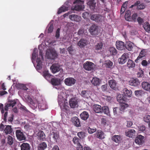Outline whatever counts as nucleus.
<instances>
[{"mask_svg":"<svg viewBox=\"0 0 150 150\" xmlns=\"http://www.w3.org/2000/svg\"><path fill=\"white\" fill-rule=\"evenodd\" d=\"M16 104V101L15 100L10 101L9 103H5L4 108L2 104H0V110L2 114L3 120L5 122H6L7 120L6 117L8 109L13 107Z\"/></svg>","mask_w":150,"mask_h":150,"instance_id":"nucleus-1","label":"nucleus"},{"mask_svg":"<svg viewBox=\"0 0 150 150\" xmlns=\"http://www.w3.org/2000/svg\"><path fill=\"white\" fill-rule=\"evenodd\" d=\"M52 73L54 74L59 71L60 73L63 72V69L60 67V66L57 64H53L50 68Z\"/></svg>","mask_w":150,"mask_h":150,"instance_id":"nucleus-2","label":"nucleus"},{"mask_svg":"<svg viewBox=\"0 0 150 150\" xmlns=\"http://www.w3.org/2000/svg\"><path fill=\"white\" fill-rule=\"evenodd\" d=\"M90 19L96 22H101L103 17L102 16L99 14H93L90 15Z\"/></svg>","mask_w":150,"mask_h":150,"instance_id":"nucleus-3","label":"nucleus"},{"mask_svg":"<svg viewBox=\"0 0 150 150\" xmlns=\"http://www.w3.org/2000/svg\"><path fill=\"white\" fill-rule=\"evenodd\" d=\"M94 64L91 62L87 61L83 65L84 69L87 71H91L93 70L94 67Z\"/></svg>","mask_w":150,"mask_h":150,"instance_id":"nucleus-4","label":"nucleus"},{"mask_svg":"<svg viewBox=\"0 0 150 150\" xmlns=\"http://www.w3.org/2000/svg\"><path fill=\"white\" fill-rule=\"evenodd\" d=\"M0 130L1 131L4 130V132L6 134H10L12 132V129L11 126H5L2 124L0 125Z\"/></svg>","mask_w":150,"mask_h":150,"instance_id":"nucleus-5","label":"nucleus"},{"mask_svg":"<svg viewBox=\"0 0 150 150\" xmlns=\"http://www.w3.org/2000/svg\"><path fill=\"white\" fill-rule=\"evenodd\" d=\"M129 54L127 53H124L118 59V62L120 64H123L127 61V59L129 58Z\"/></svg>","mask_w":150,"mask_h":150,"instance_id":"nucleus-6","label":"nucleus"},{"mask_svg":"<svg viewBox=\"0 0 150 150\" xmlns=\"http://www.w3.org/2000/svg\"><path fill=\"white\" fill-rule=\"evenodd\" d=\"M76 80L73 77H69L65 79L64 82L65 84L69 86H71L74 85Z\"/></svg>","mask_w":150,"mask_h":150,"instance_id":"nucleus-7","label":"nucleus"},{"mask_svg":"<svg viewBox=\"0 0 150 150\" xmlns=\"http://www.w3.org/2000/svg\"><path fill=\"white\" fill-rule=\"evenodd\" d=\"M46 56L49 59H54L57 57V54L55 51L52 50L50 52H47Z\"/></svg>","mask_w":150,"mask_h":150,"instance_id":"nucleus-8","label":"nucleus"},{"mask_svg":"<svg viewBox=\"0 0 150 150\" xmlns=\"http://www.w3.org/2000/svg\"><path fill=\"white\" fill-rule=\"evenodd\" d=\"M128 83L130 86L137 87L140 85V82L137 78H132L129 81Z\"/></svg>","mask_w":150,"mask_h":150,"instance_id":"nucleus-9","label":"nucleus"},{"mask_svg":"<svg viewBox=\"0 0 150 150\" xmlns=\"http://www.w3.org/2000/svg\"><path fill=\"white\" fill-rule=\"evenodd\" d=\"M98 28V26L95 24L91 26L89 29V31L91 35H95L97 34Z\"/></svg>","mask_w":150,"mask_h":150,"instance_id":"nucleus-10","label":"nucleus"},{"mask_svg":"<svg viewBox=\"0 0 150 150\" xmlns=\"http://www.w3.org/2000/svg\"><path fill=\"white\" fill-rule=\"evenodd\" d=\"M144 137L142 135H139L135 138V143L138 145H142L144 142Z\"/></svg>","mask_w":150,"mask_h":150,"instance_id":"nucleus-11","label":"nucleus"},{"mask_svg":"<svg viewBox=\"0 0 150 150\" xmlns=\"http://www.w3.org/2000/svg\"><path fill=\"white\" fill-rule=\"evenodd\" d=\"M69 18L71 21L77 22L80 21L81 19V16L75 14L69 15Z\"/></svg>","mask_w":150,"mask_h":150,"instance_id":"nucleus-12","label":"nucleus"},{"mask_svg":"<svg viewBox=\"0 0 150 150\" xmlns=\"http://www.w3.org/2000/svg\"><path fill=\"white\" fill-rule=\"evenodd\" d=\"M146 54V50L145 49L142 50L140 52L139 54L137 57V59L135 60V62L136 63L138 62V61L139 59L142 60V58L145 57Z\"/></svg>","mask_w":150,"mask_h":150,"instance_id":"nucleus-13","label":"nucleus"},{"mask_svg":"<svg viewBox=\"0 0 150 150\" xmlns=\"http://www.w3.org/2000/svg\"><path fill=\"white\" fill-rule=\"evenodd\" d=\"M16 135L17 139L20 141L23 140L25 139V137L23 132L20 130H16Z\"/></svg>","mask_w":150,"mask_h":150,"instance_id":"nucleus-14","label":"nucleus"},{"mask_svg":"<svg viewBox=\"0 0 150 150\" xmlns=\"http://www.w3.org/2000/svg\"><path fill=\"white\" fill-rule=\"evenodd\" d=\"M69 104L72 108H74L78 106V101L74 98H72L69 100Z\"/></svg>","mask_w":150,"mask_h":150,"instance_id":"nucleus-15","label":"nucleus"},{"mask_svg":"<svg viewBox=\"0 0 150 150\" xmlns=\"http://www.w3.org/2000/svg\"><path fill=\"white\" fill-rule=\"evenodd\" d=\"M136 133V132L133 129H128L126 131L125 134L128 137L132 138L134 137Z\"/></svg>","mask_w":150,"mask_h":150,"instance_id":"nucleus-16","label":"nucleus"},{"mask_svg":"<svg viewBox=\"0 0 150 150\" xmlns=\"http://www.w3.org/2000/svg\"><path fill=\"white\" fill-rule=\"evenodd\" d=\"M117 48L118 50H122L125 49V44L122 41H117L116 43Z\"/></svg>","mask_w":150,"mask_h":150,"instance_id":"nucleus-17","label":"nucleus"},{"mask_svg":"<svg viewBox=\"0 0 150 150\" xmlns=\"http://www.w3.org/2000/svg\"><path fill=\"white\" fill-rule=\"evenodd\" d=\"M123 96L125 97L130 98L132 96V91L130 90H128L126 88L123 89Z\"/></svg>","mask_w":150,"mask_h":150,"instance_id":"nucleus-18","label":"nucleus"},{"mask_svg":"<svg viewBox=\"0 0 150 150\" xmlns=\"http://www.w3.org/2000/svg\"><path fill=\"white\" fill-rule=\"evenodd\" d=\"M87 44V40L84 39H81L77 44L81 48H83Z\"/></svg>","mask_w":150,"mask_h":150,"instance_id":"nucleus-19","label":"nucleus"},{"mask_svg":"<svg viewBox=\"0 0 150 150\" xmlns=\"http://www.w3.org/2000/svg\"><path fill=\"white\" fill-rule=\"evenodd\" d=\"M142 88L144 90L150 91V83L148 82L144 81L142 84Z\"/></svg>","mask_w":150,"mask_h":150,"instance_id":"nucleus-20","label":"nucleus"},{"mask_svg":"<svg viewBox=\"0 0 150 150\" xmlns=\"http://www.w3.org/2000/svg\"><path fill=\"white\" fill-rule=\"evenodd\" d=\"M50 137L53 139L55 141H57V140L59 138V135L58 132L56 131H53L51 132Z\"/></svg>","mask_w":150,"mask_h":150,"instance_id":"nucleus-21","label":"nucleus"},{"mask_svg":"<svg viewBox=\"0 0 150 150\" xmlns=\"http://www.w3.org/2000/svg\"><path fill=\"white\" fill-rule=\"evenodd\" d=\"M108 83L110 87L112 89L114 90H115L116 89L117 83L115 80L113 79L109 80Z\"/></svg>","mask_w":150,"mask_h":150,"instance_id":"nucleus-22","label":"nucleus"},{"mask_svg":"<svg viewBox=\"0 0 150 150\" xmlns=\"http://www.w3.org/2000/svg\"><path fill=\"white\" fill-rule=\"evenodd\" d=\"M96 2L95 0H90L87 4L91 9H93L96 7Z\"/></svg>","mask_w":150,"mask_h":150,"instance_id":"nucleus-23","label":"nucleus"},{"mask_svg":"<svg viewBox=\"0 0 150 150\" xmlns=\"http://www.w3.org/2000/svg\"><path fill=\"white\" fill-rule=\"evenodd\" d=\"M91 82L92 84L95 86H98L100 83V80L97 78H93Z\"/></svg>","mask_w":150,"mask_h":150,"instance_id":"nucleus-24","label":"nucleus"},{"mask_svg":"<svg viewBox=\"0 0 150 150\" xmlns=\"http://www.w3.org/2000/svg\"><path fill=\"white\" fill-rule=\"evenodd\" d=\"M37 135L41 140L44 141L45 139V135L42 131L38 132L37 134Z\"/></svg>","mask_w":150,"mask_h":150,"instance_id":"nucleus-25","label":"nucleus"},{"mask_svg":"<svg viewBox=\"0 0 150 150\" xmlns=\"http://www.w3.org/2000/svg\"><path fill=\"white\" fill-rule=\"evenodd\" d=\"M43 76L47 80H50L51 79L52 76L50 74L48 71L45 70L43 73Z\"/></svg>","mask_w":150,"mask_h":150,"instance_id":"nucleus-26","label":"nucleus"},{"mask_svg":"<svg viewBox=\"0 0 150 150\" xmlns=\"http://www.w3.org/2000/svg\"><path fill=\"white\" fill-rule=\"evenodd\" d=\"M80 117L82 119L86 120L88 118L89 115L87 112L83 111L81 114Z\"/></svg>","mask_w":150,"mask_h":150,"instance_id":"nucleus-27","label":"nucleus"},{"mask_svg":"<svg viewBox=\"0 0 150 150\" xmlns=\"http://www.w3.org/2000/svg\"><path fill=\"white\" fill-rule=\"evenodd\" d=\"M133 48V44L132 42H127L125 44V48L128 51H131Z\"/></svg>","mask_w":150,"mask_h":150,"instance_id":"nucleus-28","label":"nucleus"},{"mask_svg":"<svg viewBox=\"0 0 150 150\" xmlns=\"http://www.w3.org/2000/svg\"><path fill=\"white\" fill-rule=\"evenodd\" d=\"M121 139V138L120 135H115L113 136L112 138V140L117 143H119Z\"/></svg>","mask_w":150,"mask_h":150,"instance_id":"nucleus-29","label":"nucleus"},{"mask_svg":"<svg viewBox=\"0 0 150 150\" xmlns=\"http://www.w3.org/2000/svg\"><path fill=\"white\" fill-rule=\"evenodd\" d=\"M21 150H30L29 144L28 143H23L21 145Z\"/></svg>","mask_w":150,"mask_h":150,"instance_id":"nucleus-30","label":"nucleus"},{"mask_svg":"<svg viewBox=\"0 0 150 150\" xmlns=\"http://www.w3.org/2000/svg\"><path fill=\"white\" fill-rule=\"evenodd\" d=\"M38 108L42 110H45L47 108V106L45 102H41L38 105Z\"/></svg>","mask_w":150,"mask_h":150,"instance_id":"nucleus-31","label":"nucleus"},{"mask_svg":"<svg viewBox=\"0 0 150 150\" xmlns=\"http://www.w3.org/2000/svg\"><path fill=\"white\" fill-rule=\"evenodd\" d=\"M47 147V144L45 142H42L38 146V150H44Z\"/></svg>","mask_w":150,"mask_h":150,"instance_id":"nucleus-32","label":"nucleus"},{"mask_svg":"<svg viewBox=\"0 0 150 150\" xmlns=\"http://www.w3.org/2000/svg\"><path fill=\"white\" fill-rule=\"evenodd\" d=\"M51 82L53 85L57 86L60 84V79H59L52 78L51 79Z\"/></svg>","mask_w":150,"mask_h":150,"instance_id":"nucleus-33","label":"nucleus"},{"mask_svg":"<svg viewBox=\"0 0 150 150\" xmlns=\"http://www.w3.org/2000/svg\"><path fill=\"white\" fill-rule=\"evenodd\" d=\"M103 45V43L102 42H100L99 43H98L97 44L95 45L94 48L96 50H100L102 49Z\"/></svg>","mask_w":150,"mask_h":150,"instance_id":"nucleus-34","label":"nucleus"},{"mask_svg":"<svg viewBox=\"0 0 150 150\" xmlns=\"http://www.w3.org/2000/svg\"><path fill=\"white\" fill-rule=\"evenodd\" d=\"M101 106L98 105H94V110L96 113H99L101 112Z\"/></svg>","mask_w":150,"mask_h":150,"instance_id":"nucleus-35","label":"nucleus"},{"mask_svg":"<svg viewBox=\"0 0 150 150\" xmlns=\"http://www.w3.org/2000/svg\"><path fill=\"white\" fill-rule=\"evenodd\" d=\"M130 11H126L125 16V19L128 21H131V18L130 17Z\"/></svg>","mask_w":150,"mask_h":150,"instance_id":"nucleus-36","label":"nucleus"},{"mask_svg":"<svg viewBox=\"0 0 150 150\" xmlns=\"http://www.w3.org/2000/svg\"><path fill=\"white\" fill-rule=\"evenodd\" d=\"M113 112L115 115H119L122 113L119 108L117 107H115L113 108Z\"/></svg>","mask_w":150,"mask_h":150,"instance_id":"nucleus-37","label":"nucleus"},{"mask_svg":"<svg viewBox=\"0 0 150 150\" xmlns=\"http://www.w3.org/2000/svg\"><path fill=\"white\" fill-rule=\"evenodd\" d=\"M128 107V105L127 103H125V102L121 103L120 105V108L121 111H122V113L124 112V110L125 108Z\"/></svg>","mask_w":150,"mask_h":150,"instance_id":"nucleus-38","label":"nucleus"},{"mask_svg":"<svg viewBox=\"0 0 150 150\" xmlns=\"http://www.w3.org/2000/svg\"><path fill=\"white\" fill-rule=\"evenodd\" d=\"M127 67L129 68H133L135 66V63L131 59H129L128 61V62L127 63Z\"/></svg>","mask_w":150,"mask_h":150,"instance_id":"nucleus-39","label":"nucleus"},{"mask_svg":"<svg viewBox=\"0 0 150 150\" xmlns=\"http://www.w3.org/2000/svg\"><path fill=\"white\" fill-rule=\"evenodd\" d=\"M101 112L104 113L108 115L109 114V110L108 107L107 106H104L102 108Z\"/></svg>","mask_w":150,"mask_h":150,"instance_id":"nucleus-40","label":"nucleus"},{"mask_svg":"<svg viewBox=\"0 0 150 150\" xmlns=\"http://www.w3.org/2000/svg\"><path fill=\"white\" fill-rule=\"evenodd\" d=\"M68 7L65 6H62L60 8L57 12V13L59 14L63 12H64L68 10Z\"/></svg>","mask_w":150,"mask_h":150,"instance_id":"nucleus-41","label":"nucleus"},{"mask_svg":"<svg viewBox=\"0 0 150 150\" xmlns=\"http://www.w3.org/2000/svg\"><path fill=\"white\" fill-rule=\"evenodd\" d=\"M143 27L146 31L147 32L150 31V25L148 22H145L143 25Z\"/></svg>","mask_w":150,"mask_h":150,"instance_id":"nucleus-42","label":"nucleus"},{"mask_svg":"<svg viewBox=\"0 0 150 150\" xmlns=\"http://www.w3.org/2000/svg\"><path fill=\"white\" fill-rule=\"evenodd\" d=\"M109 51L110 54L112 55H116L117 53V50L115 48L113 47H110L109 48Z\"/></svg>","mask_w":150,"mask_h":150,"instance_id":"nucleus-43","label":"nucleus"},{"mask_svg":"<svg viewBox=\"0 0 150 150\" xmlns=\"http://www.w3.org/2000/svg\"><path fill=\"white\" fill-rule=\"evenodd\" d=\"M98 137L100 139H103L105 138L104 134L101 130H98L97 131Z\"/></svg>","mask_w":150,"mask_h":150,"instance_id":"nucleus-44","label":"nucleus"},{"mask_svg":"<svg viewBox=\"0 0 150 150\" xmlns=\"http://www.w3.org/2000/svg\"><path fill=\"white\" fill-rule=\"evenodd\" d=\"M36 62L37 63V64L36 66V68L38 69H40L42 68L41 66V61L40 58H38L37 59Z\"/></svg>","mask_w":150,"mask_h":150,"instance_id":"nucleus-45","label":"nucleus"},{"mask_svg":"<svg viewBox=\"0 0 150 150\" xmlns=\"http://www.w3.org/2000/svg\"><path fill=\"white\" fill-rule=\"evenodd\" d=\"M105 64L106 67L108 68H111L113 65V63L110 60H108L105 62Z\"/></svg>","mask_w":150,"mask_h":150,"instance_id":"nucleus-46","label":"nucleus"},{"mask_svg":"<svg viewBox=\"0 0 150 150\" xmlns=\"http://www.w3.org/2000/svg\"><path fill=\"white\" fill-rule=\"evenodd\" d=\"M7 139L8 143L10 145H12L14 141V139L11 136H8Z\"/></svg>","mask_w":150,"mask_h":150,"instance_id":"nucleus-47","label":"nucleus"},{"mask_svg":"<svg viewBox=\"0 0 150 150\" xmlns=\"http://www.w3.org/2000/svg\"><path fill=\"white\" fill-rule=\"evenodd\" d=\"M117 98L118 102L120 103H122L125 102L123 97H122L121 95H118L117 97Z\"/></svg>","mask_w":150,"mask_h":150,"instance_id":"nucleus-48","label":"nucleus"},{"mask_svg":"<svg viewBox=\"0 0 150 150\" xmlns=\"http://www.w3.org/2000/svg\"><path fill=\"white\" fill-rule=\"evenodd\" d=\"M143 93V91L142 90H136L134 91V94L136 96H141Z\"/></svg>","mask_w":150,"mask_h":150,"instance_id":"nucleus-49","label":"nucleus"},{"mask_svg":"<svg viewBox=\"0 0 150 150\" xmlns=\"http://www.w3.org/2000/svg\"><path fill=\"white\" fill-rule=\"evenodd\" d=\"M48 33H49L52 32L53 29V24H49L48 26Z\"/></svg>","mask_w":150,"mask_h":150,"instance_id":"nucleus-50","label":"nucleus"},{"mask_svg":"<svg viewBox=\"0 0 150 150\" xmlns=\"http://www.w3.org/2000/svg\"><path fill=\"white\" fill-rule=\"evenodd\" d=\"M77 135L81 139H83L85 137V133L83 132H78L77 134Z\"/></svg>","mask_w":150,"mask_h":150,"instance_id":"nucleus-51","label":"nucleus"},{"mask_svg":"<svg viewBox=\"0 0 150 150\" xmlns=\"http://www.w3.org/2000/svg\"><path fill=\"white\" fill-rule=\"evenodd\" d=\"M145 122H150V115H146L143 117Z\"/></svg>","mask_w":150,"mask_h":150,"instance_id":"nucleus-52","label":"nucleus"},{"mask_svg":"<svg viewBox=\"0 0 150 150\" xmlns=\"http://www.w3.org/2000/svg\"><path fill=\"white\" fill-rule=\"evenodd\" d=\"M137 13H134L133 14L131 18V21H133L134 22L137 21Z\"/></svg>","mask_w":150,"mask_h":150,"instance_id":"nucleus-53","label":"nucleus"},{"mask_svg":"<svg viewBox=\"0 0 150 150\" xmlns=\"http://www.w3.org/2000/svg\"><path fill=\"white\" fill-rule=\"evenodd\" d=\"M82 9V6L81 5H76L73 9V10L77 11H81Z\"/></svg>","mask_w":150,"mask_h":150,"instance_id":"nucleus-54","label":"nucleus"},{"mask_svg":"<svg viewBox=\"0 0 150 150\" xmlns=\"http://www.w3.org/2000/svg\"><path fill=\"white\" fill-rule=\"evenodd\" d=\"M19 88L22 90H26L28 89V88L26 87V86L23 84H20L18 85Z\"/></svg>","mask_w":150,"mask_h":150,"instance_id":"nucleus-55","label":"nucleus"},{"mask_svg":"<svg viewBox=\"0 0 150 150\" xmlns=\"http://www.w3.org/2000/svg\"><path fill=\"white\" fill-rule=\"evenodd\" d=\"M79 139L77 137H74L73 139V142L74 144H78L80 143L79 142Z\"/></svg>","mask_w":150,"mask_h":150,"instance_id":"nucleus-56","label":"nucleus"},{"mask_svg":"<svg viewBox=\"0 0 150 150\" xmlns=\"http://www.w3.org/2000/svg\"><path fill=\"white\" fill-rule=\"evenodd\" d=\"M137 76L138 77H142L144 76V72L142 70H140L137 73Z\"/></svg>","mask_w":150,"mask_h":150,"instance_id":"nucleus-57","label":"nucleus"},{"mask_svg":"<svg viewBox=\"0 0 150 150\" xmlns=\"http://www.w3.org/2000/svg\"><path fill=\"white\" fill-rule=\"evenodd\" d=\"M145 8V6L143 4H140L137 6V9L138 10H142L144 9Z\"/></svg>","mask_w":150,"mask_h":150,"instance_id":"nucleus-58","label":"nucleus"},{"mask_svg":"<svg viewBox=\"0 0 150 150\" xmlns=\"http://www.w3.org/2000/svg\"><path fill=\"white\" fill-rule=\"evenodd\" d=\"M137 20L139 24L140 25H142L144 22L143 19L140 17L137 18Z\"/></svg>","mask_w":150,"mask_h":150,"instance_id":"nucleus-59","label":"nucleus"},{"mask_svg":"<svg viewBox=\"0 0 150 150\" xmlns=\"http://www.w3.org/2000/svg\"><path fill=\"white\" fill-rule=\"evenodd\" d=\"M71 122H79V119L76 117H72L71 119Z\"/></svg>","mask_w":150,"mask_h":150,"instance_id":"nucleus-60","label":"nucleus"},{"mask_svg":"<svg viewBox=\"0 0 150 150\" xmlns=\"http://www.w3.org/2000/svg\"><path fill=\"white\" fill-rule=\"evenodd\" d=\"M88 130L89 133L90 134H92L96 131V129L95 128L94 129H92L89 127L88 128Z\"/></svg>","mask_w":150,"mask_h":150,"instance_id":"nucleus-61","label":"nucleus"},{"mask_svg":"<svg viewBox=\"0 0 150 150\" xmlns=\"http://www.w3.org/2000/svg\"><path fill=\"white\" fill-rule=\"evenodd\" d=\"M60 29L58 28L56 32L55 37L57 38H59L60 36Z\"/></svg>","mask_w":150,"mask_h":150,"instance_id":"nucleus-62","label":"nucleus"},{"mask_svg":"<svg viewBox=\"0 0 150 150\" xmlns=\"http://www.w3.org/2000/svg\"><path fill=\"white\" fill-rule=\"evenodd\" d=\"M89 13L88 12H84L82 14V16L84 19L87 18L89 15Z\"/></svg>","mask_w":150,"mask_h":150,"instance_id":"nucleus-63","label":"nucleus"},{"mask_svg":"<svg viewBox=\"0 0 150 150\" xmlns=\"http://www.w3.org/2000/svg\"><path fill=\"white\" fill-rule=\"evenodd\" d=\"M138 128L139 130L141 131H143L145 129V127L144 125L139 126L138 127Z\"/></svg>","mask_w":150,"mask_h":150,"instance_id":"nucleus-64","label":"nucleus"}]
</instances>
